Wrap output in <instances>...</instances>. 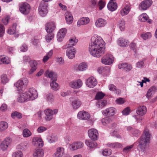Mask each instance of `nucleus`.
<instances>
[{
	"label": "nucleus",
	"mask_w": 157,
	"mask_h": 157,
	"mask_svg": "<svg viewBox=\"0 0 157 157\" xmlns=\"http://www.w3.org/2000/svg\"><path fill=\"white\" fill-rule=\"evenodd\" d=\"M105 42L100 36L92 37L89 45V51L92 56L98 58L104 54L105 52Z\"/></svg>",
	"instance_id": "1"
},
{
	"label": "nucleus",
	"mask_w": 157,
	"mask_h": 157,
	"mask_svg": "<svg viewBox=\"0 0 157 157\" xmlns=\"http://www.w3.org/2000/svg\"><path fill=\"white\" fill-rule=\"evenodd\" d=\"M38 96L36 90L34 88H30L28 91L21 94L17 98V101L22 103L29 101L33 100Z\"/></svg>",
	"instance_id": "2"
},
{
	"label": "nucleus",
	"mask_w": 157,
	"mask_h": 157,
	"mask_svg": "<svg viewBox=\"0 0 157 157\" xmlns=\"http://www.w3.org/2000/svg\"><path fill=\"white\" fill-rule=\"evenodd\" d=\"M151 137V135L149 130L147 128H145L139 142V147L142 151H144L148 148Z\"/></svg>",
	"instance_id": "3"
},
{
	"label": "nucleus",
	"mask_w": 157,
	"mask_h": 157,
	"mask_svg": "<svg viewBox=\"0 0 157 157\" xmlns=\"http://www.w3.org/2000/svg\"><path fill=\"white\" fill-rule=\"evenodd\" d=\"M28 83V81L26 78H24L20 79L14 84V86L19 90H23L27 86Z\"/></svg>",
	"instance_id": "4"
},
{
	"label": "nucleus",
	"mask_w": 157,
	"mask_h": 157,
	"mask_svg": "<svg viewBox=\"0 0 157 157\" xmlns=\"http://www.w3.org/2000/svg\"><path fill=\"white\" fill-rule=\"evenodd\" d=\"M19 10L23 14H27L30 11V6L27 2L21 3L20 5Z\"/></svg>",
	"instance_id": "5"
},
{
	"label": "nucleus",
	"mask_w": 157,
	"mask_h": 157,
	"mask_svg": "<svg viewBox=\"0 0 157 157\" xmlns=\"http://www.w3.org/2000/svg\"><path fill=\"white\" fill-rule=\"evenodd\" d=\"M113 62V57L111 54H107L101 59L102 63L105 65H110Z\"/></svg>",
	"instance_id": "6"
},
{
	"label": "nucleus",
	"mask_w": 157,
	"mask_h": 157,
	"mask_svg": "<svg viewBox=\"0 0 157 157\" xmlns=\"http://www.w3.org/2000/svg\"><path fill=\"white\" fill-rule=\"evenodd\" d=\"M47 4L44 2H41L39 7V13L43 17L45 16L48 13Z\"/></svg>",
	"instance_id": "7"
},
{
	"label": "nucleus",
	"mask_w": 157,
	"mask_h": 157,
	"mask_svg": "<svg viewBox=\"0 0 157 157\" xmlns=\"http://www.w3.org/2000/svg\"><path fill=\"white\" fill-rule=\"evenodd\" d=\"M12 139L10 138H6L0 144L1 149L4 151L6 150L12 143Z\"/></svg>",
	"instance_id": "8"
},
{
	"label": "nucleus",
	"mask_w": 157,
	"mask_h": 157,
	"mask_svg": "<svg viewBox=\"0 0 157 157\" xmlns=\"http://www.w3.org/2000/svg\"><path fill=\"white\" fill-rule=\"evenodd\" d=\"M58 111L57 109H55L53 110L49 109L46 110L45 111L46 120L47 121L51 120L53 118V115L57 114Z\"/></svg>",
	"instance_id": "9"
},
{
	"label": "nucleus",
	"mask_w": 157,
	"mask_h": 157,
	"mask_svg": "<svg viewBox=\"0 0 157 157\" xmlns=\"http://www.w3.org/2000/svg\"><path fill=\"white\" fill-rule=\"evenodd\" d=\"M88 133L89 137L91 140H97L98 135L97 130L94 128H91L88 130Z\"/></svg>",
	"instance_id": "10"
},
{
	"label": "nucleus",
	"mask_w": 157,
	"mask_h": 157,
	"mask_svg": "<svg viewBox=\"0 0 157 157\" xmlns=\"http://www.w3.org/2000/svg\"><path fill=\"white\" fill-rule=\"evenodd\" d=\"M151 0H146L142 2L139 5V8L140 10H145L149 8L152 4Z\"/></svg>",
	"instance_id": "11"
},
{
	"label": "nucleus",
	"mask_w": 157,
	"mask_h": 157,
	"mask_svg": "<svg viewBox=\"0 0 157 157\" xmlns=\"http://www.w3.org/2000/svg\"><path fill=\"white\" fill-rule=\"evenodd\" d=\"M98 82L95 79L93 76L89 77L87 80L86 85L90 88L94 87L97 84Z\"/></svg>",
	"instance_id": "12"
},
{
	"label": "nucleus",
	"mask_w": 157,
	"mask_h": 157,
	"mask_svg": "<svg viewBox=\"0 0 157 157\" xmlns=\"http://www.w3.org/2000/svg\"><path fill=\"white\" fill-rule=\"evenodd\" d=\"M82 85V82L81 80L78 79L77 80L71 82L69 83L70 86L74 89H78Z\"/></svg>",
	"instance_id": "13"
},
{
	"label": "nucleus",
	"mask_w": 157,
	"mask_h": 157,
	"mask_svg": "<svg viewBox=\"0 0 157 157\" xmlns=\"http://www.w3.org/2000/svg\"><path fill=\"white\" fill-rule=\"evenodd\" d=\"M116 109L113 107H110L106 109L102 112V113L105 116H112L115 114Z\"/></svg>",
	"instance_id": "14"
},
{
	"label": "nucleus",
	"mask_w": 157,
	"mask_h": 157,
	"mask_svg": "<svg viewBox=\"0 0 157 157\" xmlns=\"http://www.w3.org/2000/svg\"><path fill=\"white\" fill-rule=\"evenodd\" d=\"M77 116L79 119L82 120H87L90 118L89 113L84 111L79 112Z\"/></svg>",
	"instance_id": "15"
},
{
	"label": "nucleus",
	"mask_w": 157,
	"mask_h": 157,
	"mask_svg": "<svg viewBox=\"0 0 157 157\" xmlns=\"http://www.w3.org/2000/svg\"><path fill=\"white\" fill-rule=\"evenodd\" d=\"M76 52V50L74 48H68L66 51V55L69 59H72L75 57Z\"/></svg>",
	"instance_id": "16"
},
{
	"label": "nucleus",
	"mask_w": 157,
	"mask_h": 157,
	"mask_svg": "<svg viewBox=\"0 0 157 157\" xmlns=\"http://www.w3.org/2000/svg\"><path fill=\"white\" fill-rule=\"evenodd\" d=\"M66 32L67 29L65 28L61 29L59 30L57 35V38L58 41H62L63 39L65 36Z\"/></svg>",
	"instance_id": "17"
},
{
	"label": "nucleus",
	"mask_w": 157,
	"mask_h": 157,
	"mask_svg": "<svg viewBox=\"0 0 157 157\" xmlns=\"http://www.w3.org/2000/svg\"><path fill=\"white\" fill-rule=\"evenodd\" d=\"M107 24L106 20L102 18L97 19L95 22V25L97 28H101L104 27Z\"/></svg>",
	"instance_id": "18"
},
{
	"label": "nucleus",
	"mask_w": 157,
	"mask_h": 157,
	"mask_svg": "<svg viewBox=\"0 0 157 157\" xmlns=\"http://www.w3.org/2000/svg\"><path fill=\"white\" fill-rule=\"evenodd\" d=\"M55 28V23L52 22H48L46 25L45 29L48 33H52Z\"/></svg>",
	"instance_id": "19"
},
{
	"label": "nucleus",
	"mask_w": 157,
	"mask_h": 157,
	"mask_svg": "<svg viewBox=\"0 0 157 157\" xmlns=\"http://www.w3.org/2000/svg\"><path fill=\"white\" fill-rule=\"evenodd\" d=\"M45 75L46 77L51 78L52 80L56 81L57 80L56 74L52 71L47 70L45 73Z\"/></svg>",
	"instance_id": "20"
},
{
	"label": "nucleus",
	"mask_w": 157,
	"mask_h": 157,
	"mask_svg": "<svg viewBox=\"0 0 157 157\" xmlns=\"http://www.w3.org/2000/svg\"><path fill=\"white\" fill-rule=\"evenodd\" d=\"M83 146V144L80 142H74L71 144L70 148L71 150H75L78 149H79Z\"/></svg>",
	"instance_id": "21"
},
{
	"label": "nucleus",
	"mask_w": 157,
	"mask_h": 157,
	"mask_svg": "<svg viewBox=\"0 0 157 157\" xmlns=\"http://www.w3.org/2000/svg\"><path fill=\"white\" fill-rule=\"evenodd\" d=\"M147 111V109L145 106H139L136 110L137 114L141 116L145 114Z\"/></svg>",
	"instance_id": "22"
},
{
	"label": "nucleus",
	"mask_w": 157,
	"mask_h": 157,
	"mask_svg": "<svg viewBox=\"0 0 157 157\" xmlns=\"http://www.w3.org/2000/svg\"><path fill=\"white\" fill-rule=\"evenodd\" d=\"M139 20L141 21H146L150 24L151 23V21L149 19L148 16L146 13H143L141 14L139 17Z\"/></svg>",
	"instance_id": "23"
},
{
	"label": "nucleus",
	"mask_w": 157,
	"mask_h": 157,
	"mask_svg": "<svg viewBox=\"0 0 157 157\" xmlns=\"http://www.w3.org/2000/svg\"><path fill=\"white\" fill-rule=\"evenodd\" d=\"M157 90L156 87L154 86H152L148 89L146 94V96L148 99L150 98L152 95L154 94Z\"/></svg>",
	"instance_id": "24"
},
{
	"label": "nucleus",
	"mask_w": 157,
	"mask_h": 157,
	"mask_svg": "<svg viewBox=\"0 0 157 157\" xmlns=\"http://www.w3.org/2000/svg\"><path fill=\"white\" fill-rule=\"evenodd\" d=\"M33 144L40 147L43 146V141L40 138L34 137L33 139Z\"/></svg>",
	"instance_id": "25"
},
{
	"label": "nucleus",
	"mask_w": 157,
	"mask_h": 157,
	"mask_svg": "<svg viewBox=\"0 0 157 157\" xmlns=\"http://www.w3.org/2000/svg\"><path fill=\"white\" fill-rule=\"evenodd\" d=\"M90 21V19L88 17H83L80 19L78 21V26L82 25H84L88 24Z\"/></svg>",
	"instance_id": "26"
},
{
	"label": "nucleus",
	"mask_w": 157,
	"mask_h": 157,
	"mask_svg": "<svg viewBox=\"0 0 157 157\" xmlns=\"http://www.w3.org/2000/svg\"><path fill=\"white\" fill-rule=\"evenodd\" d=\"M78 40L75 38H74L71 39L68 43L67 45H65L63 46L64 48H72V46L75 45L78 42Z\"/></svg>",
	"instance_id": "27"
},
{
	"label": "nucleus",
	"mask_w": 157,
	"mask_h": 157,
	"mask_svg": "<svg viewBox=\"0 0 157 157\" xmlns=\"http://www.w3.org/2000/svg\"><path fill=\"white\" fill-rule=\"evenodd\" d=\"M71 105L73 109H76L81 106L82 105V102L79 99H75L72 101Z\"/></svg>",
	"instance_id": "28"
},
{
	"label": "nucleus",
	"mask_w": 157,
	"mask_h": 157,
	"mask_svg": "<svg viewBox=\"0 0 157 157\" xmlns=\"http://www.w3.org/2000/svg\"><path fill=\"white\" fill-rule=\"evenodd\" d=\"M44 151L41 149L36 150L33 154V157H43L44 155Z\"/></svg>",
	"instance_id": "29"
},
{
	"label": "nucleus",
	"mask_w": 157,
	"mask_h": 157,
	"mask_svg": "<svg viewBox=\"0 0 157 157\" xmlns=\"http://www.w3.org/2000/svg\"><path fill=\"white\" fill-rule=\"evenodd\" d=\"M65 16L67 23L68 24H71L73 21V17L71 13L67 12L65 13Z\"/></svg>",
	"instance_id": "30"
},
{
	"label": "nucleus",
	"mask_w": 157,
	"mask_h": 157,
	"mask_svg": "<svg viewBox=\"0 0 157 157\" xmlns=\"http://www.w3.org/2000/svg\"><path fill=\"white\" fill-rule=\"evenodd\" d=\"M107 7L109 10L113 11L117 9V5L116 2H109L108 4Z\"/></svg>",
	"instance_id": "31"
},
{
	"label": "nucleus",
	"mask_w": 157,
	"mask_h": 157,
	"mask_svg": "<svg viewBox=\"0 0 157 157\" xmlns=\"http://www.w3.org/2000/svg\"><path fill=\"white\" fill-rule=\"evenodd\" d=\"M87 67V64L85 62H82L78 65L77 70L80 71H84L86 70Z\"/></svg>",
	"instance_id": "32"
},
{
	"label": "nucleus",
	"mask_w": 157,
	"mask_h": 157,
	"mask_svg": "<svg viewBox=\"0 0 157 157\" xmlns=\"http://www.w3.org/2000/svg\"><path fill=\"white\" fill-rule=\"evenodd\" d=\"M47 140L49 143H51L57 141L58 140V138L56 135L51 134L47 136Z\"/></svg>",
	"instance_id": "33"
},
{
	"label": "nucleus",
	"mask_w": 157,
	"mask_h": 157,
	"mask_svg": "<svg viewBox=\"0 0 157 157\" xmlns=\"http://www.w3.org/2000/svg\"><path fill=\"white\" fill-rule=\"evenodd\" d=\"M117 43L120 46L125 47L129 44V42L128 40L123 38H120L118 40Z\"/></svg>",
	"instance_id": "34"
},
{
	"label": "nucleus",
	"mask_w": 157,
	"mask_h": 157,
	"mask_svg": "<svg viewBox=\"0 0 157 157\" xmlns=\"http://www.w3.org/2000/svg\"><path fill=\"white\" fill-rule=\"evenodd\" d=\"M130 7L128 5H126L121 10L120 13L122 16L127 15L130 11Z\"/></svg>",
	"instance_id": "35"
},
{
	"label": "nucleus",
	"mask_w": 157,
	"mask_h": 157,
	"mask_svg": "<svg viewBox=\"0 0 157 157\" xmlns=\"http://www.w3.org/2000/svg\"><path fill=\"white\" fill-rule=\"evenodd\" d=\"M27 144H28L26 142H24L18 145L17 146V148L21 151L26 149Z\"/></svg>",
	"instance_id": "36"
},
{
	"label": "nucleus",
	"mask_w": 157,
	"mask_h": 157,
	"mask_svg": "<svg viewBox=\"0 0 157 157\" xmlns=\"http://www.w3.org/2000/svg\"><path fill=\"white\" fill-rule=\"evenodd\" d=\"M85 143L87 146L90 148H94L97 146V144L96 142L91 141L89 140H86Z\"/></svg>",
	"instance_id": "37"
},
{
	"label": "nucleus",
	"mask_w": 157,
	"mask_h": 157,
	"mask_svg": "<svg viewBox=\"0 0 157 157\" xmlns=\"http://www.w3.org/2000/svg\"><path fill=\"white\" fill-rule=\"evenodd\" d=\"M64 153V149L62 147H59L57 149V151L55 153L56 157H62Z\"/></svg>",
	"instance_id": "38"
},
{
	"label": "nucleus",
	"mask_w": 157,
	"mask_h": 157,
	"mask_svg": "<svg viewBox=\"0 0 157 157\" xmlns=\"http://www.w3.org/2000/svg\"><path fill=\"white\" fill-rule=\"evenodd\" d=\"M8 127V123L5 121L0 122V131H3L6 129Z\"/></svg>",
	"instance_id": "39"
},
{
	"label": "nucleus",
	"mask_w": 157,
	"mask_h": 157,
	"mask_svg": "<svg viewBox=\"0 0 157 157\" xmlns=\"http://www.w3.org/2000/svg\"><path fill=\"white\" fill-rule=\"evenodd\" d=\"M22 134L24 137L27 138L30 136L32 135V133L28 129L26 128L24 129Z\"/></svg>",
	"instance_id": "40"
},
{
	"label": "nucleus",
	"mask_w": 157,
	"mask_h": 157,
	"mask_svg": "<svg viewBox=\"0 0 157 157\" xmlns=\"http://www.w3.org/2000/svg\"><path fill=\"white\" fill-rule=\"evenodd\" d=\"M10 63V59L8 57H0V64L2 63L8 64L9 63Z\"/></svg>",
	"instance_id": "41"
},
{
	"label": "nucleus",
	"mask_w": 157,
	"mask_h": 157,
	"mask_svg": "<svg viewBox=\"0 0 157 157\" xmlns=\"http://www.w3.org/2000/svg\"><path fill=\"white\" fill-rule=\"evenodd\" d=\"M112 121L111 119L109 117H106L103 119L101 120V122L104 125H106L111 123Z\"/></svg>",
	"instance_id": "42"
},
{
	"label": "nucleus",
	"mask_w": 157,
	"mask_h": 157,
	"mask_svg": "<svg viewBox=\"0 0 157 157\" xmlns=\"http://www.w3.org/2000/svg\"><path fill=\"white\" fill-rule=\"evenodd\" d=\"M125 22L124 20H121L119 21L118 25L121 31H124L125 28Z\"/></svg>",
	"instance_id": "43"
},
{
	"label": "nucleus",
	"mask_w": 157,
	"mask_h": 157,
	"mask_svg": "<svg viewBox=\"0 0 157 157\" xmlns=\"http://www.w3.org/2000/svg\"><path fill=\"white\" fill-rule=\"evenodd\" d=\"M140 36L144 40H146L150 38L152 36V35L151 33L147 32L141 34Z\"/></svg>",
	"instance_id": "44"
},
{
	"label": "nucleus",
	"mask_w": 157,
	"mask_h": 157,
	"mask_svg": "<svg viewBox=\"0 0 157 157\" xmlns=\"http://www.w3.org/2000/svg\"><path fill=\"white\" fill-rule=\"evenodd\" d=\"M56 81L52 80L50 82V86L52 89L54 90H57L58 89V85L56 82Z\"/></svg>",
	"instance_id": "45"
},
{
	"label": "nucleus",
	"mask_w": 157,
	"mask_h": 157,
	"mask_svg": "<svg viewBox=\"0 0 157 157\" xmlns=\"http://www.w3.org/2000/svg\"><path fill=\"white\" fill-rule=\"evenodd\" d=\"M11 116L13 118H15L16 117L19 119H20L22 117V114L18 112L15 111L12 113Z\"/></svg>",
	"instance_id": "46"
},
{
	"label": "nucleus",
	"mask_w": 157,
	"mask_h": 157,
	"mask_svg": "<svg viewBox=\"0 0 157 157\" xmlns=\"http://www.w3.org/2000/svg\"><path fill=\"white\" fill-rule=\"evenodd\" d=\"M1 82L3 84H6L9 81L7 76L6 74L2 75L1 76Z\"/></svg>",
	"instance_id": "47"
},
{
	"label": "nucleus",
	"mask_w": 157,
	"mask_h": 157,
	"mask_svg": "<svg viewBox=\"0 0 157 157\" xmlns=\"http://www.w3.org/2000/svg\"><path fill=\"white\" fill-rule=\"evenodd\" d=\"M46 36V40L48 42H50L51 40L54 38V35L52 33H48Z\"/></svg>",
	"instance_id": "48"
},
{
	"label": "nucleus",
	"mask_w": 157,
	"mask_h": 157,
	"mask_svg": "<svg viewBox=\"0 0 157 157\" xmlns=\"http://www.w3.org/2000/svg\"><path fill=\"white\" fill-rule=\"evenodd\" d=\"M133 146L134 145L132 144L126 147L123 149L122 151L125 154L131 151V149L133 147Z\"/></svg>",
	"instance_id": "49"
},
{
	"label": "nucleus",
	"mask_w": 157,
	"mask_h": 157,
	"mask_svg": "<svg viewBox=\"0 0 157 157\" xmlns=\"http://www.w3.org/2000/svg\"><path fill=\"white\" fill-rule=\"evenodd\" d=\"M45 98L47 100L50 102L53 101L54 97L52 94L49 93L47 94L45 96Z\"/></svg>",
	"instance_id": "50"
},
{
	"label": "nucleus",
	"mask_w": 157,
	"mask_h": 157,
	"mask_svg": "<svg viewBox=\"0 0 157 157\" xmlns=\"http://www.w3.org/2000/svg\"><path fill=\"white\" fill-rule=\"evenodd\" d=\"M105 94L102 92H98L96 94L95 99L96 100L101 99L103 98Z\"/></svg>",
	"instance_id": "51"
},
{
	"label": "nucleus",
	"mask_w": 157,
	"mask_h": 157,
	"mask_svg": "<svg viewBox=\"0 0 157 157\" xmlns=\"http://www.w3.org/2000/svg\"><path fill=\"white\" fill-rule=\"evenodd\" d=\"M13 157H23V155L21 151H16L12 155Z\"/></svg>",
	"instance_id": "52"
},
{
	"label": "nucleus",
	"mask_w": 157,
	"mask_h": 157,
	"mask_svg": "<svg viewBox=\"0 0 157 157\" xmlns=\"http://www.w3.org/2000/svg\"><path fill=\"white\" fill-rule=\"evenodd\" d=\"M112 152L110 149H105L103 151V155L105 156H108L111 155Z\"/></svg>",
	"instance_id": "53"
},
{
	"label": "nucleus",
	"mask_w": 157,
	"mask_h": 157,
	"mask_svg": "<svg viewBox=\"0 0 157 157\" xmlns=\"http://www.w3.org/2000/svg\"><path fill=\"white\" fill-rule=\"evenodd\" d=\"M5 28L4 26L0 24V37H1L3 36L5 33Z\"/></svg>",
	"instance_id": "54"
},
{
	"label": "nucleus",
	"mask_w": 157,
	"mask_h": 157,
	"mask_svg": "<svg viewBox=\"0 0 157 157\" xmlns=\"http://www.w3.org/2000/svg\"><path fill=\"white\" fill-rule=\"evenodd\" d=\"M144 63L143 61H140L137 62L136 64V67L137 68H140L144 67Z\"/></svg>",
	"instance_id": "55"
},
{
	"label": "nucleus",
	"mask_w": 157,
	"mask_h": 157,
	"mask_svg": "<svg viewBox=\"0 0 157 157\" xmlns=\"http://www.w3.org/2000/svg\"><path fill=\"white\" fill-rule=\"evenodd\" d=\"M108 70V72H109L110 71V68L109 67H107L104 68H103V67H100L98 68V72L100 74L102 73V70Z\"/></svg>",
	"instance_id": "56"
},
{
	"label": "nucleus",
	"mask_w": 157,
	"mask_h": 157,
	"mask_svg": "<svg viewBox=\"0 0 157 157\" xmlns=\"http://www.w3.org/2000/svg\"><path fill=\"white\" fill-rule=\"evenodd\" d=\"M105 4V2L102 0L99 1L98 3V5L99 6V9L100 10H102L104 7Z\"/></svg>",
	"instance_id": "57"
},
{
	"label": "nucleus",
	"mask_w": 157,
	"mask_h": 157,
	"mask_svg": "<svg viewBox=\"0 0 157 157\" xmlns=\"http://www.w3.org/2000/svg\"><path fill=\"white\" fill-rule=\"evenodd\" d=\"M130 113V109L129 107H127L125 108L122 111L123 115H127L129 114Z\"/></svg>",
	"instance_id": "58"
},
{
	"label": "nucleus",
	"mask_w": 157,
	"mask_h": 157,
	"mask_svg": "<svg viewBox=\"0 0 157 157\" xmlns=\"http://www.w3.org/2000/svg\"><path fill=\"white\" fill-rule=\"evenodd\" d=\"M47 130V128L44 126H40L38 128L37 131L38 133H41Z\"/></svg>",
	"instance_id": "59"
},
{
	"label": "nucleus",
	"mask_w": 157,
	"mask_h": 157,
	"mask_svg": "<svg viewBox=\"0 0 157 157\" xmlns=\"http://www.w3.org/2000/svg\"><path fill=\"white\" fill-rule=\"evenodd\" d=\"M132 133L134 136L137 137L140 134V132L138 130L134 129V130H133V131L132 132Z\"/></svg>",
	"instance_id": "60"
},
{
	"label": "nucleus",
	"mask_w": 157,
	"mask_h": 157,
	"mask_svg": "<svg viewBox=\"0 0 157 157\" xmlns=\"http://www.w3.org/2000/svg\"><path fill=\"white\" fill-rule=\"evenodd\" d=\"M140 115H135L134 117L136 119V121L137 122H140L143 119V117L141 116Z\"/></svg>",
	"instance_id": "61"
},
{
	"label": "nucleus",
	"mask_w": 157,
	"mask_h": 157,
	"mask_svg": "<svg viewBox=\"0 0 157 157\" xmlns=\"http://www.w3.org/2000/svg\"><path fill=\"white\" fill-rule=\"evenodd\" d=\"M71 91L70 90H67L66 92H62L61 93V95L63 97L68 96L71 94Z\"/></svg>",
	"instance_id": "62"
},
{
	"label": "nucleus",
	"mask_w": 157,
	"mask_h": 157,
	"mask_svg": "<svg viewBox=\"0 0 157 157\" xmlns=\"http://www.w3.org/2000/svg\"><path fill=\"white\" fill-rule=\"evenodd\" d=\"M109 90L111 91H115L116 89V87L113 84L109 85L108 86Z\"/></svg>",
	"instance_id": "63"
},
{
	"label": "nucleus",
	"mask_w": 157,
	"mask_h": 157,
	"mask_svg": "<svg viewBox=\"0 0 157 157\" xmlns=\"http://www.w3.org/2000/svg\"><path fill=\"white\" fill-rule=\"evenodd\" d=\"M28 47L25 44H23L20 48V50L22 52H25L27 51Z\"/></svg>",
	"instance_id": "64"
}]
</instances>
